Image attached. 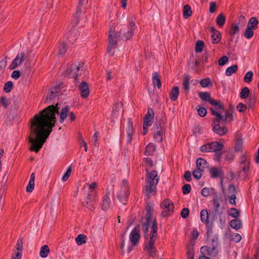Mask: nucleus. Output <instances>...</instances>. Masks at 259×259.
<instances>
[{
  "mask_svg": "<svg viewBox=\"0 0 259 259\" xmlns=\"http://www.w3.org/2000/svg\"><path fill=\"white\" fill-rule=\"evenodd\" d=\"M59 104L50 105L31 119L30 136L28 142L30 150L37 152L52 132L56 122V114H59Z\"/></svg>",
  "mask_w": 259,
  "mask_h": 259,
  "instance_id": "obj_1",
  "label": "nucleus"
},
{
  "mask_svg": "<svg viewBox=\"0 0 259 259\" xmlns=\"http://www.w3.org/2000/svg\"><path fill=\"white\" fill-rule=\"evenodd\" d=\"M151 222H147L142 223V229L144 233L145 243L144 248L150 256L154 257L156 253L157 249L155 246V242L157 238L158 227L155 219L153 220L152 226L150 232V237L148 238V231Z\"/></svg>",
  "mask_w": 259,
  "mask_h": 259,
  "instance_id": "obj_2",
  "label": "nucleus"
},
{
  "mask_svg": "<svg viewBox=\"0 0 259 259\" xmlns=\"http://www.w3.org/2000/svg\"><path fill=\"white\" fill-rule=\"evenodd\" d=\"M159 181L158 172L156 170L147 171L146 174L145 191L147 195L150 194L155 195L156 192V186Z\"/></svg>",
  "mask_w": 259,
  "mask_h": 259,
  "instance_id": "obj_3",
  "label": "nucleus"
},
{
  "mask_svg": "<svg viewBox=\"0 0 259 259\" xmlns=\"http://www.w3.org/2000/svg\"><path fill=\"white\" fill-rule=\"evenodd\" d=\"M135 23L132 21L127 26H123L118 32L112 31L111 33H116L117 38L122 40L130 39L133 35L135 32Z\"/></svg>",
  "mask_w": 259,
  "mask_h": 259,
  "instance_id": "obj_4",
  "label": "nucleus"
},
{
  "mask_svg": "<svg viewBox=\"0 0 259 259\" xmlns=\"http://www.w3.org/2000/svg\"><path fill=\"white\" fill-rule=\"evenodd\" d=\"M83 71V64L81 63L71 64L67 70V74L69 78L74 79L75 83L78 82L77 77L81 75Z\"/></svg>",
  "mask_w": 259,
  "mask_h": 259,
  "instance_id": "obj_5",
  "label": "nucleus"
},
{
  "mask_svg": "<svg viewBox=\"0 0 259 259\" xmlns=\"http://www.w3.org/2000/svg\"><path fill=\"white\" fill-rule=\"evenodd\" d=\"M209 110L211 114L216 116L215 118L221 121L226 122L227 121H231L233 120L232 108H230L228 110L225 111L224 115H222L219 111H215L213 108H210Z\"/></svg>",
  "mask_w": 259,
  "mask_h": 259,
  "instance_id": "obj_6",
  "label": "nucleus"
},
{
  "mask_svg": "<svg viewBox=\"0 0 259 259\" xmlns=\"http://www.w3.org/2000/svg\"><path fill=\"white\" fill-rule=\"evenodd\" d=\"M224 147V145L219 142L213 141L203 145L200 149L202 152H214L222 150Z\"/></svg>",
  "mask_w": 259,
  "mask_h": 259,
  "instance_id": "obj_7",
  "label": "nucleus"
},
{
  "mask_svg": "<svg viewBox=\"0 0 259 259\" xmlns=\"http://www.w3.org/2000/svg\"><path fill=\"white\" fill-rule=\"evenodd\" d=\"M97 197L96 193L95 192L91 191L87 196L84 206L90 210H94L97 206Z\"/></svg>",
  "mask_w": 259,
  "mask_h": 259,
  "instance_id": "obj_8",
  "label": "nucleus"
},
{
  "mask_svg": "<svg viewBox=\"0 0 259 259\" xmlns=\"http://www.w3.org/2000/svg\"><path fill=\"white\" fill-rule=\"evenodd\" d=\"M117 40L116 33H111V30H110L109 35V44L107 51L111 56H113L114 54V48L115 46L117 45Z\"/></svg>",
  "mask_w": 259,
  "mask_h": 259,
  "instance_id": "obj_9",
  "label": "nucleus"
},
{
  "mask_svg": "<svg viewBox=\"0 0 259 259\" xmlns=\"http://www.w3.org/2000/svg\"><path fill=\"white\" fill-rule=\"evenodd\" d=\"M220 122L221 121L217 118L212 120V131L214 133L222 136L228 132V129L224 125L221 126Z\"/></svg>",
  "mask_w": 259,
  "mask_h": 259,
  "instance_id": "obj_10",
  "label": "nucleus"
},
{
  "mask_svg": "<svg viewBox=\"0 0 259 259\" xmlns=\"http://www.w3.org/2000/svg\"><path fill=\"white\" fill-rule=\"evenodd\" d=\"M25 53L23 52L18 53L9 65L10 69H14L20 65L25 60Z\"/></svg>",
  "mask_w": 259,
  "mask_h": 259,
  "instance_id": "obj_11",
  "label": "nucleus"
},
{
  "mask_svg": "<svg viewBox=\"0 0 259 259\" xmlns=\"http://www.w3.org/2000/svg\"><path fill=\"white\" fill-rule=\"evenodd\" d=\"M140 226L135 227L131 231L130 236V240L133 245H136L140 239V234L139 233Z\"/></svg>",
  "mask_w": 259,
  "mask_h": 259,
  "instance_id": "obj_12",
  "label": "nucleus"
},
{
  "mask_svg": "<svg viewBox=\"0 0 259 259\" xmlns=\"http://www.w3.org/2000/svg\"><path fill=\"white\" fill-rule=\"evenodd\" d=\"M200 252L202 254L207 255L210 257L216 256L218 253V249L215 246L211 247L207 246L201 247Z\"/></svg>",
  "mask_w": 259,
  "mask_h": 259,
  "instance_id": "obj_13",
  "label": "nucleus"
},
{
  "mask_svg": "<svg viewBox=\"0 0 259 259\" xmlns=\"http://www.w3.org/2000/svg\"><path fill=\"white\" fill-rule=\"evenodd\" d=\"M60 90V87L59 85L52 89L50 91V94L47 96L45 102H48V101H51L55 98L59 97L61 94Z\"/></svg>",
  "mask_w": 259,
  "mask_h": 259,
  "instance_id": "obj_14",
  "label": "nucleus"
},
{
  "mask_svg": "<svg viewBox=\"0 0 259 259\" xmlns=\"http://www.w3.org/2000/svg\"><path fill=\"white\" fill-rule=\"evenodd\" d=\"M128 196V187H121L120 190L118 193L117 197L121 202L125 201Z\"/></svg>",
  "mask_w": 259,
  "mask_h": 259,
  "instance_id": "obj_15",
  "label": "nucleus"
},
{
  "mask_svg": "<svg viewBox=\"0 0 259 259\" xmlns=\"http://www.w3.org/2000/svg\"><path fill=\"white\" fill-rule=\"evenodd\" d=\"M79 90L80 92L81 96L83 98H87L89 95V88L88 83L82 81L79 84Z\"/></svg>",
  "mask_w": 259,
  "mask_h": 259,
  "instance_id": "obj_16",
  "label": "nucleus"
},
{
  "mask_svg": "<svg viewBox=\"0 0 259 259\" xmlns=\"http://www.w3.org/2000/svg\"><path fill=\"white\" fill-rule=\"evenodd\" d=\"M250 164H239L240 170L239 171V175L240 177L243 178L244 179H247L249 170Z\"/></svg>",
  "mask_w": 259,
  "mask_h": 259,
  "instance_id": "obj_17",
  "label": "nucleus"
},
{
  "mask_svg": "<svg viewBox=\"0 0 259 259\" xmlns=\"http://www.w3.org/2000/svg\"><path fill=\"white\" fill-rule=\"evenodd\" d=\"M199 97L203 101L208 102L210 104H215L214 99L212 98L209 92H200Z\"/></svg>",
  "mask_w": 259,
  "mask_h": 259,
  "instance_id": "obj_18",
  "label": "nucleus"
},
{
  "mask_svg": "<svg viewBox=\"0 0 259 259\" xmlns=\"http://www.w3.org/2000/svg\"><path fill=\"white\" fill-rule=\"evenodd\" d=\"M107 194L102 197V209L104 210L108 209L111 205L110 199L109 196V192L106 190Z\"/></svg>",
  "mask_w": 259,
  "mask_h": 259,
  "instance_id": "obj_19",
  "label": "nucleus"
},
{
  "mask_svg": "<svg viewBox=\"0 0 259 259\" xmlns=\"http://www.w3.org/2000/svg\"><path fill=\"white\" fill-rule=\"evenodd\" d=\"M211 32V38L213 44H218L221 39V34L219 31L215 29L213 27H210Z\"/></svg>",
  "mask_w": 259,
  "mask_h": 259,
  "instance_id": "obj_20",
  "label": "nucleus"
},
{
  "mask_svg": "<svg viewBox=\"0 0 259 259\" xmlns=\"http://www.w3.org/2000/svg\"><path fill=\"white\" fill-rule=\"evenodd\" d=\"M134 134V128L133 126V123L131 121L128 120L127 123V127L126 129L127 135V143L130 144L132 140V137Z\"/></svg>",
  "mask_w": 259,
  "mask_h": 259,
  "instance_id": "obj_21",
  "label": "nucleus"
},
{
  "mask_svg": "<svg viewBox=\"0 0 259 259\" xmlns=\"http://www.w3.org/2000/svg\"><path fill=\"white\" fill-rule=\"evenodd\" d=\"M154 130H164V123L162 116H157L154 125Z\"/></svg>",
  "mask_w": 259,
  "mask_h": 259,
  "instance_id": "obj_22",
  "label": "nucleus"
},
{
  "mask_svg": "<svg viewBox=\"0 0 259 259\" xmlns=\"http://www.w3.org/2000/svg\"><path fill=\"white\" fill-rule=\"evenodd\" d=\"M196 166L198 169L204 170L205 168L208 166V164L205 159L199 158L196 160Z\"/></svg>",
  "mask_w": 259,
  "mask_h": 259,
  "instance_id": "obj_23",
  "label": "nucleus"
},
{
  "mask_svg": "<svg viewBox=\"0 0 259 259\" xmlns=\"http://www.w3.org/2000/svg\"><path fill=\"white\" fill-rule=\"evenodd\" d=\"M179 94V89L176 86L172 88L170 92V98L172 101H175L178 99Z\"/></svg>",
  "mask_w": 259,
  "mask_h": 259,
  "instance_id": "obj_24",
  "label": "nucleus"
},
{
  "mask_svg": "<svg viewBox=\"0 0 259 259\" xmlns=\"http://www.w3.org/2000/svg\"><path fill=\"white\" fill-rule=\"evenodd\" d=\"M152 82L154 86H157L158 89L161 87V83L159 78V74L157 72H155L153 74Z\"/></svg>",
  "mask_w": 259,
  "mask_h": 259,
  "instance_id": "obj_25",
  "label": "nucleus"
},
{
  "mask_svg": "<svg viewBox=\"0 0 259 259\" xmlns=\"http://www.w3.org/2000/svg\"><path fill=\"white\" fill-rule=\"evenodd\" d=\"M230 225L233 229L238 230L242 227L241 221L238 219H233L230 222Z\"/></svg>",
  "mask_w": 259,
  "mask_h": 259,
  "instance_id": "obj_26",
  "label": "nucleus"
},
{
  "mask_svg": "<svg viewBox=\"0 0 259 259\" xmlns=\"http://www.w3.org/2000/svg\"><path fill=\"white\" fill-rule=\"evenodd\" d=\"M164 132V130H154V138L158 142H160L162 140V134Z\"/></svg>",
  "mask_w": 259,
  "mask_h": 259,
  "instance_id": "obj_27",
  "label": "nucleus"
},
{
  "mask_svg": "<svg viewBox=\"0 0 259 259\" xmlns=\"http://www.w3.org/2000/svg\"><path fill=\"white\" fill-rule=\"evenodd\" d=\"M250 156L247 153L243 154L240 157L239 164H250Z\"/></svg>",
  "mask_w": 259,
  "mask_h": 259,
  "instance_id": "obj_28",
  "label": "nucleus"
},
{
  "mask_svg": "<svg viewBox=\"0 0 259 259\" xmlns=\"http://www.w3.org/2000/svg\"><path fill=\"white\" fill-rule=\"evenodd\" d=\"M50 252V249L48 245H45L41 247L39 255L41 257H46Z\"/></svg>",
  "mask_w": 259,
  "mask_h": 259,
  "instance_id": "obj_29",
  "label": "nucleus"
},
{
  "mask_svg": "<svg viewBox=\"0 0 259 259\" xmlns=\"http://www.w3.org/2000/svg\"><path fill=\"white\" fill-rule=\"evenodd\" d=\"M192 15L191 7L188 5L184 6L183 8V17L185 19L188 18Z\"/></svg>",
  "mask_w": 259,
  "mask_h": 259,
  "instance_id": "obj_30",
  "label": "nucleus"
},
{
  "mask_svg": "<svg viewBox=\"0 0 259 259\" xmlns=\"http://www.w3.org/2000/svg\"><path fill=\"white\" fill-rule=\"evenodd\" d=\"M226 22V17L223 14H219L216 18V23L220 26H223Z\"/></svg>",
  "mask_w": 259,
  "mask_h": 259,
  "instance_id": "obj_31",
  "label": "nucleus"
},
{
  "mask_svg": "<svg viewBox=\"0 0 259 259\" xmlns=\"http://www.w3.org/2000/svg\"><path fill=\"white\" fill-rule=\"evenodd\" d=\"M171 206H174L172 202L168 199L163 200L160 204L161 208L164 209H168Z\"/></svg>",
  "mask_w": 259,
  "mask_h": 259,
  "instance_id": "obj_32",
  "label": "nucleus"
},
{
  "mask_svg": "<svg viewBox=\"0 0 259 259\" xmlns=\"http://www.w3.org/2000/svg\"><path fill=\"white\" fill-rule=\"evenodd\" d=\"M200 218L202 223L207 224L208 223V213L206 209H203L200 212Z\"/></svg>",
  "mask_w": 259,
  "mask_h": 259,
  "instance_id": "obj_33",
  "label": "nucleus"
},
{
  "mask_svg": "<svg viewBox=\"0 0 259 259\" xmlns=\"http://www.w3.org/2000/svg\"><path fill=\"white\" fill-rule=\"evenodd\" d=\"M69 111V106H66L63 108L62 109L60 115V122H63L64 120L67 117V113Z\"/></svg>",
  "mask_w": 259,
  "mask_h": 259,
  "instance_id": "obj_34",
  "label": "nucleus"
},
{
  "mask_svg": "<svg viewBox=\"0 0 259 259\" xmlns=\"http://www.w3.org/2000/svg\"><path fill=\"white\" fill-rule=\"evenodd\" d=\"M258 21L256 17H251L248 22L247 26L255 29L257 28Z\"/></svg>",
  "mask_w": 259,
  "mask_h": 259,
  "instance_id": "obj_35",
  "label": "nucleus"
},
{
  "mask_svg": "<svg viewBox=\"0 0 259 259\" xmlns=\"http://www.w3.org/2000/svg\"><path fill=\"white\" fill-rule=\"evenodd\" d=\"M189 80L190 76L189 75L185 74L184 76V79L183 81V87L185 91L189 90Z\"/></svg>",
  "mask_w": 259,
  "mask_h": 259,
  "instance_id": "obj_36",
  "label": "nucleus"
},
{
  "mask_svg": "<svg viewBox=\"0 0 259 259\" xmlns=\"http://www.w3.org/2000/svg\"><path fill=\"white\" fill-rule=\"evenodd\" d=\"M75 241L78 245L83 244L87 241V236L84 234H80L76 238Z\"/></svg>",
  "mask_w": 259,
  "mask_h": 259,
  "instance_id": "obj_37",
  "label": "nucleus"
},
{
  "mask_svg": "<svg viewBox=\"0 0 259 259\" xmlns=\"http://www.w3.org/2000/svg\"><path fill=\"white\" fill-rule=\"evenodd\" d=\"M237 69L238 66L237 65H233L227 68L226 70V75L227 76H230L234 73H235Z\"/></svg>",
  "mask_w": 259,
  "mask_h": 259,
  "instance_id": "obj_38",
  "label": "nucleus"
},
{
  "mask_svg": "<svg viewBox=\"0 0 259 259\" xmlns=\"http://www.w3.org/2000/svg\"><path fill=\"white\" fill-rule=\"evenodd\" d=\"M77 33L76 31L73 29L71 30L68 34L67 38L69 39L70 42H73L77 38Z\"/></svg>",
  "mask_w": 259,
  "mask_h": 259,
  "instance_id": "obj_39",
  "label": "nucleus"
},
{
  "mask_svg": "<svg viewBox=\"0 0 259 259\" xmlns=\"http://www.w3.org/2000/svg\"><path fill=\"white\" fill-rule=\"evenodd\" d=\"M198 114L201 117H204L207 114V111L205 108L202 107L200 105H197L196 107Z\"/></svg>",
  "mask_w": 259,
  "mask_h": 259,
  "instance_id": "obj_40",
  "label": "nucleus"
},
{
  "mask_svg": "<svg viewBox=\"0 0 259 259\" xmlns=\"http://www.w3.org/2000/svg\"><path fill=\"white\" fill-rule=\"evenodd\" d=\"M249 90L247 87H245L243 88L240 93V97L242 99H246L249 95Z\"/></svg>",
  "mask_w": 259,
  "mask_h": 259,
  "instance_id": "obj_41",
  "label": "nucleus"
},
{
  "mask_svg": "<svg viewBox=\"0 0 259 259\" xmlns=\"http://www.w3.org/2000/svg\"><path fill=\"white\" fill-rule=\"evenodd\" d=\"M201 86L203 88L207 87L209 85H211L212 83L209 78H206L201 79L200 81Z\"/></svg>",
  "mask_w": 259,
  "mask_h": 259,
  "instance_id": "obj_42",
  "label": "nucleus"
},
{
  "mask_svg": "<svg viewBox=\"0 0 259 259\" xmlns=\"http://www.w3.org/2000/svg\"><path fill=\"white\" fill-rule=\"evenodd\" d=\"M253 30V29H252L251 28L247 26L246 29L245 30V31L244 32V35L245 37L247 39L251 38L253 36V34H254Z\"/></svg>",
  "mask_w": 259,
  "mask_h": 259,
  "instance_id": "obj_43",
  "label": "nucleus"
},
{
  "mask_svg": "<svg viewBox=\"0 0 259 259\" xmlns=\"http://www.w3.org/2000/svg\"><path fill=\"white\" fill-rule=\"evenodd\" d=\"M229 215L233 218L237 219L240 216V211L235 208H231L230 209Z\"/></svg>",
  "mask_w": 259,
  "mask_h": 259,
  "instance_id": "obj_44",
  "label": "nucleus"
},
{
  "mask_svg": "<svg viewBox=\"0 0 259 259\" xmlns=\"http://www.w3.org/2000/svg\"><path fill=\"white\" fill-rule=\"evenodd\" d=\"M203 47L204 42L202 40H198L195 46V52L197 53L201 52L203 51Z\"/></svg>",
  "mask_w": 259,
  "mask_h": 259,
  "instance_id": "obj_45",
  "label": "nucleus"
},
{
  "mask_svg": "<svg viewBox=\"0 0 259 259\" xmlns=\"http://www.w3.org/2000/svg\"><path fill=\"white\" fill-rule=\"evenodd\" d=\"M13 87V83L12 81H9L8 82H7L6 83H5L4 88V90L6 93H9L12 91Z\"/></svg>",
  "mask_w": 259,
  "mask_h": 259,
  "instance_id": "obj_46",
  "label": "nucleus"
},
{
  "mask_svg": "<svg viewBox=\"0 0 259 259\" xmlns=\"http://www.w3.org/2000/svg\"><path fill=\"white\" fill-rule=\"evenodd\" d=\"M155 149L154 146L152 144H149L146 147L145 154L146 155H150L153 152Z\"/></svg>",
  "mask_w": 259,
  "mask_h": 259,
  "instance_id": "obj_47",
  "label": "nucleus"
},
{
  "mask_svg": "<svg viewBox=\"0 0 259 259\" xmlns=\"http://www.w3.org/2000/svg\"><path fill=\"white\" fill-rule=\"evenodd\" d=\"M194 249L192 246H189L187 248V256L188 259H194Z\"/></svg>",
  "mask_w": 259,
  "mask_h": 259,
  "instance_id": "obj_48",
  "label": "nucleus"
},
{
  "mask_svg": "<svg viewBox=\"0 0 259 259\" xmlns=\"http://www.w3.org/2000/svg\"><path fill=\"white\" fill-rule=\"evenodd\" d=\"M174 206H171V207L168 208V209H166V210H163L161 213V216H162L163 217H165L170 215V214H171L172 213V212L174 211Z\"/></svg>",
  "mask_w": 259,
  "mask_h": 259,
  "instance_id": "obj_49",
  "label": "nucleus"
},
{
  "mask_svg": "<svg viewBox=\"0 0 259 259\" xmlns=\"http://www.w3.org/2000/svg\"><path fill=\"white\" fill-rule=\"evenodd\" d=\"M67 50V44L65 42H62L59 48V55H63Z\"/></svg>",
  "mask_w": 259,
  "mask_h": 259,
  "instance_id": "obj_50",
  "label": "nucleus"
},
{
  "mask_svg": "<svg viewBox=\"0 0 259 259\" xmlns=\"http://www.w3.org/2000/svg\"><path fill=\"white\" fill-rule=\"evenodd\" d=\"M215 102V104H211L214 106V109L213 108L215 111H219L220 109L224 110V106L223 103L220 101L214 100Z\"/></svg>",
  "mask_w": 259,
  "mask_h": 259,
  "instance_id": "obj_51",
  "label": "nucleus"
},
{
  "mask_svg": "<svg viewBox=\"0 0 259 259\" xmlns=\"http://www.w3.org/2000/svg\"><path fill=\"white\" fill-rule=\"evenodd\" d=\"M253 73L252 71H248L244 77V80L245 82L249 83L251 81Z\"/></svg>",
  "mask_w": 259,
  "mask_h": 259,
  "instance_id": "obj_52",
  "label": "nucleus"
},
{
  "mask_svg": "<svg viewBox=\"0 0 259 259\" xmlns=\"http://www.w3.org/2000/svg\"><path fill=\"white\" fill-rule=\"evenodd\" d=\"M243 146V141L241 139L237 140L235 144V150L236 152L240 151Z\"/></svg>",
  "mask_w": 259,
  "mask_h": 259,
  "instance_id": "obj_53",
  "label": "nucleus"
},
{
  "mask_svg": "<svg viewBox=\"0 0 259 259\" xmlns=\"http://www.w3.org/2000/svg\"><path fill=\"white\" fill-rule=\"evenodd\" d=\"M210 172L211 175V177L213 178H218L221 174V171L216 168H211L210 170Z\"/></svg>",
  "mask_w": 259,
  "mask_h": 259,
  "instance_id": "obj_54",
  "label": "nucleus"
},
{
  "mask_svg": "<svg viewBox=\"0 0 259 259\" xmlns=\"http://www.w3.org/2000/svg\"><path fill=\"white\" fill-rule=\"evenodd\" d=\"M203 170L197 168L193 171V176L196 179H200L202 176V171Z\"/></svg>",
  "mask_w": 259,
  "mask_h": 259,
  "instance_id": "obj_55",
  "label": "nucleus"
},
{
  "mask_svg": "<svg viewBox=\"0 0 259 259\" xmlns=\"http://www.w3.org/2000/svg\"><path fill=\"white\" fill-rule=\"evenodd\" d=\"M214 191V189L205 187L201 190V193L203 196L207 197L210 195L211 191Z\"/></svg>",
  "mask_w": 259,
  "mask_h": 259,
  "instance_id": "obj_56",
  "label": "nucleus"
},
{
  "mask_svg": "<svg viewBox=\"0 0 259 259\" xmlns=\"http://www.w3.org/2000/svg\"><path fill=\"white\" fill-rule=\"evenodd\" d=\"M256 102V98L254 96L250 95L249 96V99L248 100L247 104L249 106V107L251 108L252 107Z\"/></svg>",
  "mask_w": 259,
  "mask_h": 259,
  "instance_id": "obj_57",
  "label": "nucleus"
},
{
  "mask_svg": "<svg viewBox=\"0 0 259 259\" xmlns=\"http://www.w3.org/2000/svg\"><path fill=\"white\" fill-rule=\"evenodd\" d=\"M213 204L215 207V210L216 211H218L219 208L220 206V198L218 196H215L212 200Z\"/></svg>",
  "mask_w": 259,
  "mask_h": 259,
  "instance_id": "obj_58",
  "label": "nucleus"
},
{
  "mask_svg": "<svg viewBox=\"0 0 259 259\" xmlns=\"http://www.w3.org/2000/svg\"><path fill=\"white\" fill-rule=\"evenodd\" d=\"M239 31V28L238 25L232 24L231 26V29L230 32V33L231 35H234L236 33H238Z\"/></svg>",
  "mask_w": 259,
  "mask_h": 259,
  "instance_id": "obj_59",
  "label": "nucleus"
},
{
  "mask_svg": "<svg viewBox=\"0 0 259 259\" xmlns=\"http://www.w3.org/2000/svg\"><path fill=\"white\" fill-rule=\"evenodd\" d=\"M7 61L6 59H3L0 61V73H2L7 66Z\"/></svg>",
  "mask_w": 259,
  "mask_h": 259,
  "instance_id": "obj_60",
  "label": "nucleus"
},
{
  "mask_svg": "<svg viewBox=\"0 0 259 259\" xmlns=\"http://www.w3.org/2000/svg\"><path fill=\"white\" fill-rule=\"evenodd\" d=\"M191 190V187L190 184H185L182 187L183 193L184 194L189 193Z\"/></svg>",
  "mask_w": 259,
  "mask_h": 259,
  "instance_id": "obj_61",
  "label": "nucleus"
},
{
  "mask_svg": "<svg viewBox=\"0 0 259 259\" xmlns=\"http://www.w3.org/2000/svg\"><path fill=\"white\" fill-rule=\"evenodd\" d=\"M237 109L239 112H244L247 109V106L242 103H240L237 106Z\"/></svg>",
  "mask_w": 259,
  "mask_h": 259,
  "instance_id": "obj_62",
  "label": "nucleus"
},
{
  "mask_svg": "<svg viewBox=\"0 0 259 259\" xmlns=\"http://www.w3.org/2000/svg\"><path fill=\"white\" fill-rule=\"evenodd\" d=\"M228 58L226 56L221 57L218 60L219 65H224L228 61Z\"/></svg>",
  "mask_w": 259,
  "mask_h": 259,
  "instance_id": "obj_63",
  "label": "nucleus"
},
{
  "mask_svg": "<svg viewBox=\"0 0 259 259\" xmlns=\"http://www.w3.org/2000/svg\"><path fill=\"white\" fill-rule=\"evenodd\" d=\"M189 209L188 208H183L181 212V216L183 219H186L189 216Z\"/></svg>",
  "mask_w": 259,
  "mask_h": 259,
  "instance_id": "obj_64",
  "label": "nucleus"
}]
</instances>
